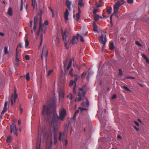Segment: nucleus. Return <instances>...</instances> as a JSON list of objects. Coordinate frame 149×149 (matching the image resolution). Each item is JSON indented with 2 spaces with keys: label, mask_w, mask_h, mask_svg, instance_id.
I'll list each match as a JSON object with an SVG mask.
<instances>
[{
  "label": "nucleus",
  "mask_w": 149,
  "mask_h": 149,
  "mask_svg": "<svg viewBox=\"0 0 149 149\" xmlns=\"http://www.w3.org/2000/svg\"><path fill=\"white\" fill-rule=\"evenodd\" d=\"M59 126L60 123L54 119L52 123V131L50 128L46 130L45 127H43L41 131L38 132V137L37 140L36 149H40L41 141L43 142L45 140L47 141L48 140L51 139L52 134L54 136V143L55 144L57 141V133L58 130V127Z\"/></svg>",
  "instance_id": "1"
},
{
  "label": "nucleus",
  "mask_w": 149,
  "mask_h": 149,
  "mask_svg": "<svg viewBox=\"0 0 149 149\" xmlns=\"http://www.w3.org/2000/svg\"><path fill=\"white\" fill-rule=\"evenodd\" d=\"M56 107V103L55 102H52L47 107L45 105L43 106V108L42 111V114L43 115H47L48 120L52 116V119L51 121V125L54 119L56 121L60 123V125L61 122L58 119L61 121L64 120L66 116L67 113L65 109L63 108H60L59 110V116H58L54 110Z\"/></svg>",
  "instance_id": "2"
},
{
  "label": "nucleus",
  "mask_w": 149,
  "mask_h": 149,
  "mask_svg": "<svg viewBox=\"0 0 149 149\" xmlns=\"http://www.w3.org/2000/svg\"><path fill=\"white\" fill-rule=\"evenodd\" d=\"M125 2L123 0L118 1L115 4L113 5V10L114 12V13H118L119 7L123 4Z\"/></svg>",
  "instance_id": "3"
},
{
  "label": "nucleus",
  "mask_w": 149,
  "mask_h": 149,
  "mask_svg": "<svg viewBox=\"0 0 149 149\" xmlns=\"http://www.w3.org/2000/svg\"><path fill=\"white\" fill-rule=\"evenodd\" d=\"M86 85H84L81 88H79L78 96L85 97L86 94Z\"/></svg>",
  "instance_id": "4"
},
{
  "label": "nucleus",
  "mask_w": 149,
  "mask_h": 149,
  "mask_svg": "<svg viewBox=\"0 0 149 149\" xmlns=\"http://www.w3.org/2000/svg\"><path fill=\"white\" fill-rule=\"evenodd\" d=\"M61 31L62 34L63 40L64 42L65 46V47L67 49H68V47H67V45L68 44V42H67L66 40V35L68 33V31L67 29H66L65 30L64 32H63V29L62 28H61Z\"/></svg>",
  "instance_id": "5"
},
{
  "label": "nucleus",
  "mask_w": 149,
  "mask_h": 149,
  "mask_svg": "<svg viewBox=\"0 0 149 149\" xmlns=\"http://www.w3.org/2000/svg\"><path fill=\"white\" fill-rule=\"evenodd\" d=\"M41 21H40L39 28L38 31L36 34V36H38L40 31L42 32L41 34L45 33L46 30V27L44 25V24H42Z\"/></svg>",
  "instance_id": "6"
},
{
  "label": "nucleus",
  "mask_w": 149,
  "mask_h": 149,
  "mask_svg": "<svg viewBox=\"0 0 149 149\" xmlns=\"http://www.w3.org/2000/svg\"><path fill=\"white\" fill-rule=\"evenodd\" d=\"M57 93L58 94L59 100L63 99L64 97V91L63 88H59L57 90Z\"/></svg>",
  "instance_id": "7"
},
{
  "label": "nucleus",
  "mask_w": 149,
  "mask_h": 149,
  "mask_svg": "<svg viewBox=\"0 0 149 149\" xmlns=\"http://www.w3.org/2000/svg\"><path fill=\"white\" fill-rule=\"evenodd\" d=\"M10 129L11 133H13L16 136L17 135V131L18 130V129L17 128L15 124L13 123L11 125Z\"/></svg>",
  "instance_id": "8"
},
{
  "label": "nucleus",
  "mask_w": 149,
  "mask_h": 149,
  "mask_svg": "<svg viewBox=\"0 0 149 149\" xmlns=\"http://www.w3.org/2000/svg\"><path fill=\"white\" fill-rule=\"evenodd\" d=\"M79 36V34H77L76 36H74L71 40L70 43L72 45H74L75 44H77Z\"/></svg>",
  "instance_id": "9"
},
{
  "label": "nucleus",
  "mask_w": 149,
  "mask_h": 149,
  "mask_svg": "<svg viewBox=\"0 0 149 149\" xmlns=\"http://www.w3.org/2000/svg\"><path fill=\"white\" fill-rule=\"evenodd\" d=\"M104 36L103 35H101L99 38V41L100 42L103 44V47L102 50L104 49V47L105 44L106 42L107 41L106 38V36L104 38V40H103Z\"/></svg>",
  "instance_id": "10"
},
{
  "label": "nucleus",
  "mask_w": 149,
  "mask_h": 149,
  "mask_svg": "<svg viewBox=\"0 0 149 149\" xmlns=\"http://www.w3.org/2000/svg\"><path fill=\"white\" fill-rule=\"evenodd\" d=\"M65 139H66L65 132L62 133V132H60L58 137L59 140L61 141Z\"/></svg>",
  "instance_id": "11"
},
{
  "label": "nucleus",
  "mask_w": 149,
  "mask_h": 149,
  "mask_svg": "<svg viewBox=\"0 0 149 149\" xmlns=\"http://www.w3.org/2000/svg\"><path fill=\"white\" fill-rule=\"evenodd\" d=\"M47 55L48 51L47 50L46 51L45 50L44 47H43L42 49V54L41 56V57L42 58V59H43V56H44L46 60Z\"/></svg>",
  "instance_id": "12"
},
{
  "label": "nucleus",
  "mask_w": 149,
  "mask_h": 149,
  "mask_svg": "<svg viewBox=\"0 0 149 149\" xmlns=\"http://www.w3.org/2000/svg\"><path fill=\"white\" fill-rule=\"evenodd\" d=\"M74 61V58H71L70 60L69 63L68 64V66L67 67V68L65 70V72L68 71V70H69V69L70 68L71 66L72 61Z\"/></svg>",
  "instance_id": "13"
},
{
  "label": "nucleus",
  "mask_w": 149,
  "mask_h": 149,
  "mask_svg": "<svg viewBox=\"0 0 149 149\" xmlns=\"http://www.w3.org/2000/svg\"><path fill=\"white\" fill-rule=\"evenodd\" d=\"M69 15V13L68 10L67 9H66L64 14V18L66 22L68 20V16Z\"/></svg>",
  "instance_id": "14"
},
{
  "label": "nucleus",
  "mask_w": 149,
  "mask_h": 149,
  "mask_svg": "<svg viewBox=\"0 0 149 149\" xmlns=\"http://www.w3.org/2000/svg\"><path fill=\"white\" fill-rule=\"evenodd\" d=\"M78 13L76 14V20L77 21H78L80 17V13H81V10L79 7H78Z\"/></svg>",
  "instance_id": "15"
},
{
  "label": "nucleus",
  "mask_w": 149,
  "mask_h": 149,
  "mask_svg": "<svg viewBox=\"0 0 149 149\" xmlns=\"http://www.w3.org/2000/svg\"><path fill=\"white\" fill-rule=\"evenodd\" d=\"M72 4V3L71 1L68 0H67L65 2V5L68 8L69 10H70L71 9V6Z\"/></svg>",
  "instance_id": "16"
},
{
  "label": "nucleus",
  "mask_w": 149,
  "mask_h": 149,
  "mask_svg": "<svg viewBox=\"0 0 149 149\" xmlns=\"http://www.w3.org/2000/svg\"><path fill=\"white\" fill-rule=\"evenodd\" d=\"M86 102L85 103L84 102H83L81 103V105L83 106H85L88 107L89 105V101L87 98H86Z\"/></svg>",
  "instance_id": "17"
},
{
  "label": "nucleus",
  "mask_w": 149,
  "mask_h": 149,
  "mask_svg": "<svg viewBox=\"0 0 149 149\" xmlns=\"http://www.w3.org/2000/svg\"><path fill=\"white\" fill-rule=\"evenodd\" d=\"M7 104H8V102H6L5 104L4 107L3 108V111H2L1 112L2 113H3L6 111L7 109Z\"/></svg>",
  "instance_id": "18"
},
{
  "label": "nucleus",
  "mask_w": 149,
  "mask_h": 149,
  "mask_svg": "<svg viewBox=\"0 0 149 149\" xmlns=\"http://www.w3.org/2000/svg\"><path fill=\"white\" fill-rule=\"evenodd\" d=\"M44 10L43 9H40V12L39 13V14L40 16V21H41L42 19V14L44 13Z\"/></svg>",
  "instance_id": "19"
},
{
  "label": "nucleus",
  "mask_w": 149,
  "mask_h": 149,
  "mask_svg": "<svg viewBox=\"0 0 149 149\" xmlns=\"http://www.w3.org/2000/svg\"><path fill=\"white\" fill-rule=\"evenodd\" d=\"M100 6L99 5L97 6L96 7L94 8L93 10V13L94 15H95L96 14L97 10H98V8L100 7Z\"/></svg>",
  "instance_id": "20"
},
{
  "label": "nucleus",
  "mask_w": 149,
  "mask_h": 149,
  "mask_svg": "<svg viewBox=\"0 0 149 149\" xmlns=\"http://www.w3.org/2000/svg\"><path fill=\"white\" fill-rule=\"evenodd\" d=\"M80 1L78 3V7H83L84 6V3L83 2L82 0H79Z\"/></svg>",
  "instance_id": "21"
},
{
  "label": "nucleus",
  "mask_w": 149,
  "mask_h": 149,
  "mask_svg": "<svg viewBox=\"0 0 149 149\" xmlns=\"http://www.w3.org/2000/svg\"><path fill=\"white\" fill-rule=\"evenodd\" d=\"M93 31L95 32H97V26L95 23H94L93 24Z\"/></svg>",
  "instance_id": "22"
},
{
  "label": "nucleus",
  "mask_w": 149,
  "mask_h": 149,
  "mask_svg": "<svg viewBox=\"0 0 149 149\" xmlns=\"http://www.w3.org/2000/svg\"><path fill=\"white\" fill-rule=\"evenodd\" d=\"M8 14L10 16H12L13 15V12L12 8L10 7L9 8L8 11Z\"/></svg>",
  "instance_id": "23"
},
{
  "label": "nucleus",
  "mask_w": 149,
  "mask_h": 149,
  "mask_svg": "<svg viewBox=\"0 0 149 149\" xmlns=\"http://www.w3.org/2000/svg\"><path fill=\"white\" fill-rule=\"evenodd\" d=\"M78 97L76 98L75 99V101L76 102H78L81 100L82 99H84V97H82L81 96H78Z\"/></svg>",
  "instance_id": "24"
},
{
  "label": "nucleus",
  "mask_w": 149,
  "mask_h": 149,
  "mask_svg": "<svg viewBox=\"0 0 149 149\" xmlns=\"http://www.w3.org/2000/svg\"><path fill=\"white\" fill-rule=\"evenodd\" d=\"M73 69L72 68H71L70 69L69 72V75L71 76L72 77H73L74 76V74H75L73 73Z\"/></svg>",
  "instance_id": "25"
},
{
  "label": "nucleus",
  "mask_w": 149,
  "mask_h": 149,
  "mask_svg": "<svg viewBox=\"0 0 149 149\" xmlns=\"http://www.w3.org/2000/svg\"><path fill=\"white\" fill-rule=\"evenodd\" d=\"M13 139V137L11 136H8L6 141L8 143H10L11 141Z\"/></svg>",
  "instance_id": "26"
},
{
  "label": "nucleus",
  "mask_w": 149,
  "mask_h": 149,
  "mask_svg": "<svg viewBox=\"0 0 149 149\" xmlns=\"http://www.w3.org/2000/svg\"><path fill=\"white\" fill-rule=\"evenodd\" d=\"M15 61L16 62H18L19 61V59L18 56V52L17 48L16 49V56H15Z\"/></svg>",
  "instance_id": "27"
},
{
  "label": "nucleus",
  "mask_w": 149,
  "mask_h": 149,
  "mask_svg": "<svg viewBox=\"0 0 149 149\" xmlns=\"http://www.w3.org/2000/svg\"><path fill=\"white\" fill-rule=\"evenodd\" d=\"M111 11L112 8L111 7H109L108 8L107 10V13L108 15L110 14L111 13Z\"/></svg>",
  "instance_id": "28"
},
{
  "label": "nucleus",
  "mask_w": 149,
  "mask_h": 149,
  "mask_svg": "<svg viewBox=\"0 0 149 149\" xmlns=\"http://www.w3.org/2000/svg\"><path fill=\"white\" fill-rule=\"evenodd\" d=\"M36 4V0H32V6L34 9L35 8Z\"/></svg>",
  "instance_id": "29"
},
{
  "label": "nucleus",
  "mask_w": 149,
  "mask_h": 149,
  "mask_svg": "<svg viewBox=\"0 0 149 149\" xmlns=\"http://www.w3.org/2000/svg\"><path fill=\"white\" fill-rule=\"evenodd\" d=\"M40 45H39V48H40V47L41 46L42 42V40H43V34H41L40 35Z\"/></svg>",
  "instance_id": "30"
},
{
  "label": "nucleus",
  "mask_w": 149,
  "mask_h": 149,
  "mask_svg": "<svg viewBox=\"0 0 149 149\" xmlns=\"http://www.w3.org/2000/svg\"><path fill=\"white\" fill-rule=\"evenodd\" d=\"M99 16L98 15L95 14L94 15V19L95 21H97L99 20Z\"/></svg>",
  "instance_id": "31"
},
{
  "label": "nucleus",
  "mask_w": 149,
  "mask_h": 149,
  "mask_svg": "<svg viewBox=\"0 0 149 149\" xmlns=\"http://www.w3.org/2000/svg\"><path fill=\"white\" fill-rule=\"evenodd\" d=\"M121 87L123 89H125L126 91H128L130 92H131V91L130 89H129L127 87L125 86H121Z\"/></svg>",
  "instance_id": "32"
},
{
  "label": "nucleus",
  "mask_w": 149,
  "mask_h": 149,
  "mask_svg": "<svg viewBox=\"0 0 149 149\" xmlns=\"http://www.w3.org/2000/svg\"><path fill=\"white\" fill-rule=\"evenodd\" d=\"M25 38L26 39L25 41V47H27L29 45V42L27 40V36L25 37Z\"/></svg>",
  "instance_id": "33"
},
{
  "label": "nucleus",
  "mask_w": 149,
  "mask_h": 149,
  "mask_svg": "<svg viewBox=\"0 0 149 149\" xmlns=\"http://www.w3.org/2000/svg\"><path fill=\"white\" fill-rule=\"evenodd\" d=\"M26 79L28 81H29L30 80V77L29 72H28L27 73L26 76Z\"/></svg>",
  "instance_id": "34"
},
{
  "label": "nucleus",
  "mask_w": 149,
  "mask_h": 149,
  "mask_svg": "<svg viewBox=\"0 0 149 149\" xmlns=\"http://www.w3.org/2000/svg\"><path fill=\"white\" fill-rule=\"evenodd\" d=\"M55 42L56 43V44L58 45L60 43V39L57 36L56 38V39L55 40Z\"/></svg>",
  "instance_id": "35"
},
{
  "label": "nucleus",
  "mask_w": 149,
  "mask_h": 149,
  "mask_svg": "<svg viewBox=\"0 0 149 149\" xmlns=\"http://www.w3.org/2000/svg\"><path fill=\"white\" fill-rule=\"evenodd\" d=\"M114 48L115 47L113 45V43H111L109 47V49L111 50H113L114 49Z\"/></svg>",
  "instance_id": "36"
},
{
  "label": "nucleus",
  "mask_w": 149,
  "mask_h": 149,
  "mask_svg": "<svg viewBox=\"0 0 149 149\" xmlns=\"http://www.w3.org/2000/svg\"><path fill=\"white\" fill-rule=\"evenodd\" d=\"M38 18L35 16L34 17V24H37L38 22Z\"/></svg>",
  "instance_id": "37"
},
{
  "label": "nucleus",
  "mask_w": 149,
  "mask_h": 149,
  "mask_svg": "<svg viewBox=\"0 0 149 149\" xmlns=\"http://www.w3.org/2000/svg\"><path fill=\"white\" fill-rule=\"evenodd\" d=\"M68 60L67 59L63 62V67L65 69L66 68H67L66 67L67 65V62Z\"/></svg>",
  "instance_id": "38"
},
{
  "label": "nucleus",
  "mask_w": 149,
  "mask_h": 149,
  "mask_svg": "<svg viewBox=\"0 0 149 149\" xmlns=\"http://www.w3.org/2000/svg\"><path fill=\"white\" fill-rule=\"evenodd\" d=\"M62 141L63 143V145H64L65 146H66L68 143V141L67 139H64Z\"/></svg>",
  "instance_id": "39"
},
{
  "label": "nucleus",
  "mask_w": 149,
  "mask_h": 149,
  "mask_svg": "<svg viewBox=\"0 0 149 149\" xmlns=\"http://www.w3.org/2000/svg\"><path fill=\"white\" fill-rule=\"evenodd\" d=\"M13 94H12L11 95V97H10V98H9V99H10V102H11V105H13Z\"/></svg>",
  "instance_id": "40"
},
{
  "label": "nucleus",
  "mask_w": 149,
  "mask_h": 149,
  "mask_svg": "<svg viewBox=\"0 0 149 149\" xmlns=\"http://www.w3.org/2000/svg\"><path fill=\"white\" fill-rule=\"evenodd\" d=\"M78 75L77 73H75L74 77H75L74 79V81L75 83L77 81L78 77Z\"/></svg>",
  "instance_id": "41"
},
{
  "label": "nucleus",
  "mask_w": 149,
  "mask_h": 149,
  "mask_svg": "<svg viewBox=\"0 0 149 149\" xmlns=\"http://www.w3.org/2000/svg\"><path fill=\"white\" fill-rule=\"evenodd\" d=\"M17 98V95L16 94V93H15L14 95V96L13 97V101L15 103V100Z\"/></svg>",
  "instance_id": "42"
},
{
  "label": "nucleus",
  "mask_w": 149,
  "mask_h": 149,
  "mask_svg": "<svg viewBox=\"0 0 149 149\" xmlns=\"http://www.w3.org/2000/svg\"><path fill=\"white\" fill-rule=\"evenodd\" d=\"M53 72V70H51L48 71L47 72V76L48 77L50 75L51 73L52 72Z\"/></svg>",
  "instance_id": "43"
},
{
  "label": "nucleus",
  "mask_w": 149,
  "mask_h": 149,
  "mask_svg": "<svg viewBox=\"0 0 149 149\" xmlns=\"http://www.w3.org/2000/svg\"><path fill=\"white\" fill-rule=\"evenodd\" d=\"M19 108L20 111V113L22 114L23 112V109L21 107V105L20 104H19Z\"/></svg>",
  "instance_id": "44"
},
{
  "label": "nucleus",
  "mask_w": 149,
  "mask_h": 149,
  "mask_svg": "<svg viewBox=\"0 0 149 149\" xmlns=\"http://www.w3.org/2000/svg\"><path fill=\"white\" fill-rule=\"evenodd\" d=\"M4 53L7 54L8 53V48L7 47H5L4 49Z\"/></svg>",
  "instance_id": "45"
},
{
  "label": "nucleus",
  "mask_w": 149,
  "mask_h": 149,
  "mask_svg": "<svg viewBox=\"0 0 149 149\" xmlns=\"http://www.w3.org/2000/svg\"><path fill=\"white\" fill-rule=\"evenodd\" d=\"M23 5V0H21V6H20V10L21 11H22V10Z\"/></svg>",
  "instance_id": "46"
},
{
  "label": "nucleus",
  "mask_w": 149,
  "mask_h": 149,
  "mask_svg": "<svg viewBox=\"0 0 149 149\" xmlns=\"http://www.w3.org/2000/svg\"><path fill=\"white\" fill-rule=\"evenodd\" d=\"M74 83V81L73 80H72L70 81V84H69L70 86L71 87V86H72L73 85Z\"/></svg>",
  "instance_id": "47"
},
{
  "label": "nucleus",
  "mask_w": 149,
  "mask_h": 149,
  "mask_svg": "<svg viewBox=\"0 0 149 149\" xmlns=\"http://www.w3.org/2000/svg\"><path fill=\"white\" fill-rule=\"evenodd\" d=\"M25 58L26 60H29L30 58L29 55H26L25 56Z\"/></svg>",
  "instance_id": "48"
},
{
  "label": "nucleus",
  "mask_w": 149,
  "mask_h": 149,
  "mask_svg": "<svg viewBox=\"0 0 149 149\" xmlns=\"http://www.w3.org/2000/svg\"><path fill=\"white\" fill-rule=\"evenodd\" d=\"M119 74L120 75H122L123 74V71L121 69H119Z\"/></svg>",
  "instance_id": "49"
},
{
  "label": "nucleus",
  "mask_w": 149,
  "mask_h": 149,
  "mask_svg": "<svg viewBox=\"0 0 149 149\" xmlns=\"http://www.w3.org/2000/svg\"><path fill=\"white\" fill-rule=\"evenodd\" d=\"M75 87H76V85H75V86H74L73 88V93L74 94H76V91L75 90Z\"/></svg>",
  "instance_id": "50"
},
{
  "label": "nucleus",
  "mask_w": 149,
  "mask_h": 149,
  "mask_svg": "<svg viewBox=\"0 0 149 149\" xmlns=\"http://www.w3.org/2000/svg\"><path fill=\"white\" fill-rule=\"evenodd\" d=\"M68 97L70 99L72 100V96L71 94H70L69 95H68Z\"/></svg>",
  "instance_id": "51"
},
{
  "label": "nucleus",
  "mask_w": 149,
  "mask_h": 149,
  "mask_svg": "<svg viewBox=\"0 0 149 149\" xmlns=\"http://www.w3.org/2000/svg\"><path fill=\"white\" fill-rule=\"evenodd\" d=\"M73 65L75 67L77 68L79 70L80 68V67L79 66L77 65H76V64H74Z\"/></svg>",
  "instance_id": "52"
},
{
  "label": "nucleus",
  "mask_w": 149,
  "mask_h": 149,
  "mask_svg": "<svg viewBox=\"0 0 149 149\" xmlns=\"http://www.w3.org/2000/svg\"><path fill=\"white\" fill-rule=\"evenodd\" d=\"M133 0H128L127 2L128 3H133Z\"/></svg>",
  "instance_id": "53"
},
{
  "label": "nucleus",
  "mask_w": 149,
  "mask_h": 149,
  "mask_svg": "<svg viewBox=\"0 0 149 149\" xmlns=\"http://www.w3.org/2000/svg\"><path fill=\"white\" fill-rule=\"evenodd\" d=\"M80 40L81 42H84V40L83 39V37L82 36H80Z\"/></svg>",
  "instance_id": "54"
},
{
  "label": "nucleus",
  "mask_w": 149,
  "mask_h": 149,
  "mask_svg": "<svg viewBox=\"0 0 149 149\" xmlns=\"http://www.w3.org/2000/svg\"><path fill=\"white\" fill-rule=\"evenodd\" d=\"M80 109L82 111H84V110H86L87 109L85 108L84 107H81L80 108Z\"/></svg>",
  "instance_id": "55"
},
{
  "label": "nucleus",
  "mask_w": 149,
  "mask_h": 149,
  "mask_svg": "<svg viewBox=\"0 0 149 149\" xmlns=\"http://www.w3.org/2000/svg\"><path fill=\"white\" fill-rule=\"evenodd\" d=\"M136 44L138 45H139L140 46H141L142 45L138 41H136L135 42Z\"/></svg>",
  "instance_id": "56"
},
{
  "label": "nucleus",
  "mask_w": 149,
  "mask_h": 149,
  "mask_svg": "<svg viewBox=\"0 0 149 149\" xmlns=\"http://www.w3.org/2000/svg\"><path fill=\"white\" fill-rule=\"evenodd\" d=\"M37 24H34V26L33 28V29L35 30L36 28V25Z\"/></svg>",
  "instance_id": "57"
},
{
  "label": "nucleus",
  "mask_w": 149,
  "mask_h": 149,
  "mask_svg": "<svg viewBox=\"0 0 149 149\" xmlns=\"http://www.w3.org/2000/svg\"><path fill=\"white\" fill-rule=\"evenodd\" d=\"M117 13H114V12H113V13L112 14L113 16L115 15L116 17L118 18V15Z\"/></svg>",
  "instance_id": "58"
},
{
  "label": "nucleus",
  "mask_w": 149,
  "mask_h": 149,
  "mask_svg": "<svg viewBox=\"0 0 149 149\" xmlns=\"http://www.w3.org/2000/svg\"><path fill=\"white\" fill-rule=\"evenodd\" d=\"M142 56L145 59H146L147 58L146 56L144 54H142Z\"/></svg>",
  "instance_id": "59"
},
{
  "label": "nucleus",
  "mask_w": 149,
  "mask_h": 149,
  "mask_svg": "<svg viewBox=\"0 0 149 149\" xmlns=\"http://www.w3.org/2000/svg\"><path fill=\"white\" fill-rule=\"evenodd\" d=\"M44 24L45 25H47L48 24V21L47 20H45L44 22Z\"/></svg>",
  "instance_id": "60"
},
{
  "label": "nucleus",
  "mask_w": 149,
  "mask_h": 149,
  "mask_svg": "<svg viewBox=\"0 0 149 149\" xmlns=\"http://www.w3.org/2000/svg\"><path fill=\"white\" fill-rule=\"evenodd\" d=\"M113 16V14H112L111 15V16L110 17V22L112 21V17Z\"/></svg>",
  "instance_id": "61"
},
{
  "label": "nucleus",
  "mask_w": 149,
  "mask_h": 149,
  "mask_svg": "<svg viewBox=\"0 0 149 149\" xmlns=\"http://www.w3.org/2000/svg\"><path fill=\"white\" fill-rule=\"evenodd\" d=\"M116 95L115 94L113 95L112 97V98L113 99H115L116 98Z\"/></svg>",
  "instance_id": "62"
},
{
  "label": "nucleus",
  "mask_w": 149,
  "mask_h": 149,
  "mask_svg": "<svg viewBox=\"0 0 149 149\" xmlns=\"http://www.w3.org/2000/svg\"><path fill=\"white\" fill-rule=\"evenodd\" d=\"M145 60H146V63L148 64H149V60L148 59V58H147Z\"/></svg>",
  "instance_id": "63"
},
{
  "label": "nucleus",
  "mask_w": 149,
  "mask_h": 149,
  "mask_svg": "<svg viewBox=\"0 0 149 149\" xmlns=\"http://www.w3.org/2000/svg\"><path fill=\"white\" fill-rule=\"evenodd\" d=\"M134 123L135 124L137 125V126H139V123L136 121H134Z\"/></svg>",
  "instance_id": "64"
}]
</instances>
